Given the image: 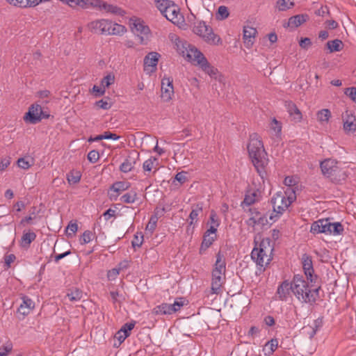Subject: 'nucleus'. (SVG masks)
<instances>
[{"instance_id": "f257e3e1", "label": "nucleus", "mask_w": 356, "mask_h": 356, "mask_svg": "<svg viewBox=\"0 0 356 356\" xmlns=\"http://www.w3.org/2000/svg\"><path fill=\"white\" fill-rule=\"evenodd\" d=\"M248 152L259 176L264 178L266 175V167L268 165V159L263 142L257 133H254L250 136Z\"/></svg>"}, {"instance_id": "f03ea898", "label": "nucleus", "mask_w": 356, "mask_h": 356, "mask_svg": "<svg viewBox=\"0 0 356 356\" xmlns=\"http://www.w3.org/2000/svg\"><path fill=\"white\" fill-rule=\"evenodd\" d=\"M339 164L337 160L332 159H325L320 163L322 174L335 184H341L348 177L346 171Z\"/></svg>"}, {"instance_id": "7ed1b4c3", "label": "nucleus", "mask_w": 356, "mask_h": 356, "mask_svg": "<svg viewBox=\"0 0 356 356\" xmlns=\"http://www.w3.org/2000/svg\"><path fill=\"white\" fill-rule=\"evenodd\" d=\"M88 26L91 32L102 35H122L127 31L124 26L104 19L92 21Z\"/></svg>"}, {"instance_id": "20e7f679", "label": "nucleus", "mask_w": 356, "mask_h": 356, "mask_svg": "<svg viewBox=\"0 0 356 356\" xmlns=\"http://www.w3.org/2000/svg\"><path fill=\"white\" fill-rule=\"evenodd\" d=\"M257 243H256L255 247L251 252V257L259 266L260 272H264L265 270V268H264V263L266 266L272 259L270 255H268V253H272L273 245H271V241L269 238H266L262 239L259 247H257Z\"/></svg>"}, {"instance_id": "39448f33", "label": "nucleus", "mask_w": 356, "mask_h": 356, "mask_svg": "<svg viewBox=\"0 0 356 356\" xmlns=\"http://www.w3.org/2000/svg\"><path fill=\"white\" fill-rule=\"evenodd\" d=\"M343 231V225L341 222H331L329 218H323L314 222L310 228V232L314 234L323 233L341 235Z\"/></svg>"}, {"instance_id": "423d86ee", "label": "nucleus", "mask_w": 356, "mask_h": 356, "mask_svg": "<svg viewBox=\"0 0 356 356\" xmlns=\"http://www.w3.org/2000/svg\"><path fill=\"white\" fill-rule=\"evenodd\" d=\"M293 293L297 299L302 303L310 302L308 298V290H309L310 281L305 280L301 275H294L291 281Z\"/></svg>"}, {"instance_id": "0eeeda50", "label": "nucleus", "mask_w": 356, "mask_h": 356, "mask_svg": "<svg viewBox=\"0 0 356 356\" xmlns=\"http://www.w3.org/2000/svg\"><path fill=\"white\" fill-rule=\"evenodd\" d=\"M193 31L209 44L218 45L222 44L220 38L215 34L213 29L207 25L204 21L198 22L197 24L193 26Z\"/></svg>"}, {"instance_id": "6e6552de", "label": "nucleus", "mask_w": 356, "mask_h": 356, "mask_svg": "<svg viewBox=\"0 0 356 356\" xmlns=\"http://www.w3.org/2000/svg\"><path fill=\"white\" fill-rule=\"evenodd\" d=\"M131 187L128 181H118L114 182L108 189V195L111 201H116L119 195Z\"/></svg>"}, {"instance_id": "1a4fd4ad", "label": "nucleus", "mask_w": 356, "mask_h": 356, "mask_svg": "<svg viewBox=\"0 0 356 356\" xmlns=\"http://www.w3.org/2000/svg\"><path fill=\"white\" fill-rule=\"evenodd\" d=\"M273 204V211L276 212L275 215L271 214L269 217L270 220L273 221L277 220L280 215L288 208L289 204H286V197L284 196L278 195L277 197H273L270 200Z\"/></svg>"}, {"instance_id": "9d476101", "label": "nucleus", "mask_w": 356, "mask_h": 356, "mask_svg": "<svg viewBox=\"0 0 356 356\" xmlns=\"http://www.w3.org/2000/svg\"><path fill=\"white\" fill-rule=\"evenodd\" d=\"M302 263L307 280L311 281V282H316L318 277L314 274L312 257L307 254H303Z\"/></svg>"}, {"instance_id": "9b49d317", "label": "nucleus", "mask_w": 356, "mask_h": 356, "mask_svg": "<svg viewBox=\"0 0 356 356\" xmlns=\"http://www.w3.org/2000/svg\"><path fill=\"white\" fill-rule=\"evenodd\" d=\"M133 21L131 24V29H135L138 33V37L140 39V43L144 44V37L150 35L151 31L148 26H147L144 21L140 18H136L135 19H131Z\"/></svg>"}, {"instance_id": "f8f14e48", "label": "nucleus", "mask_w": 356, "mask_h": 356, "mask_svg": "<svg viewBox=\"0 0 356 356\" xmlns=\"http://www.w3.org/2000/svg\"><path fill=\"white\" fill-rule=\"evenodd\" d=\"M185 57H186L191 62H196V64L198 66H200L207 59L204 55L199 49L190 44L185 51Z\"/></svg>"}, {"instance_id": "ddd939ff", "label": "nucleus", "mask_w": 356, "mask_h": 356, "mask_svg": "<svg viewBox=\"0 0 356 356\" xmlns=\"http://www.w3.org/2000/svg\"><path fill=\"white\" fill-rule=\"evenodd\" d=\"M179 10L180 9L179 6L172 1L171 5L169 8H168L166 13H164L163 16L173 24H179L183 22V16L180 13Z\"/></svg>"}, {"instance_id": "4468645a", "label": "nucleus", "mask_w": 356, "mask_h": 356, "mask_svg": "<svg viewBox=\"0 0 356 356\" xmlns=\"http://www.w3.org/2000/svg\"><path fill=\"white\" fill-rule=\"evenodd\" d=\"M172 82V79L170 77H165L161 81V98L165 102L170 101L174 94Z\"/></svg>"}, {"instance_id": "2eb2a0df", "label": "nucleus", "mask_w": 356, "mask_h": 356, "mask_svg": "<svg viewBox=\"0 0 356 356\" xmlns=\"http://www.w3.org/2000/svg\"><path fill=\"white\" fill-rule=\"evenodd\" d=\"M40 110V105L38 104H33L29 108L28 111L24 116V120L26 122H29L33 124H35L40 122L39 117V111Z\"/></svg>"}, {"instance_id": "dca6fc26", "label": "nucleus", "mask_w": 356, "mask_h": 356, "mask_svg": "<svg viewBox=\"0 0 356 356\" xmlns=\"http://www.w3.org/2000/svg\"><path fill=\"white\" fill-rule=\"evenodd\" d=\"M139 158V153L136 151L130 152L124 161L120 165V170L122 172L127 173L131 171L134 165L136 163V160Z\"/></svg>"}, {"instance_id": "f3484780", "label": "nucleus", "mask_w": 356, "mask_h": 356, "mask_svg": "<svg viewBox=\"0 0 356 356\" xmlns=\"http://www.w3.org/2000/svg\"><path fill=\"white\" fill-rule=\"evenodd\" d=\"M225 273L218 272V270L212 271L211 291L213 294H219L221 291V286L223 283L224 277L222 275Z\"/></svg>"}, {"instance_id": "a211bd4d", "label": "nucleus", "mask_w": 356, "mask_h": 356, "mask_svg": "<svg viewBox=\"0 0 356 356\" xmlns=\"http://www.w3.org/2000/svg\"><path fill=\"white\" fill-rule=\"evenodd\" d=\"M291 291L293 292L292 282H289L288 280H284L278 286L277 294L278 295V298L280 300L286 301Z\"/></svg>"}, {"instance_id": "6ab92c4d", "label": "nucleus", "mask_w": 356, "mask_h": 356, "mask_svg": "<svg viewBox=\"0 0 356 356\" xmlns=\"http://www.w3.org/2000/svg\"><path fill=\"white\" fill-rule=\"evenodd\" d=\"M343 129L346 132H355L356 131V118L347 110L345 116L343 115Z\"/></svg>"}, {"instance_id": "aec40b11", "label": "nucleus", "mask_w": 356, "mask_h": 356, "mask_svg": "<svg viewBox=\"0 0 356 356\" xmlns=\"http://www.w3.org/2000/svg\"><path fill=\"white\" fill-rule=\"evenodd\" d=\"M285 106L290 117L295 122H300L302 118V115L296 104L292 101L285 102Z\"/></svg>"}, {"instance_id": "412c9836", "label": "nucleus", "mask_w": 356, "mask_h": 356, "mask_svg": "<svg viewBox=\"0 0 356 356\" xmlns=\"http://www.w3.org/2000/svg\"><path fill=\"white\" fill-rule=\"evenodd\" d=\"M321 289V284L318 282H311L309 290H308V298L310 299V302H305L310 305H313L316 303V300L320 298L319 291Z\"/></svg>"}, {"instance_id": "4be33fe9", "label": "nucleus", "mask_w": 356, "mask_h": 356, "mask_svg": "<svg viewBox=\"0 0 356 356\" xmlns=\"http://www.w3.org/2000/svg\"><path fill=\"white\" fill-rule=\"evenodd\" d=\"M205 73L209 74L211 78H214L215 79H218L219 81H221V79L222 76L219 73L218 69L213 66H212L207 59H206L200 66H199Z\"/></svg>"}, {"instance_id": "5701e85b", "label": "nucleus", "mask_w": 356, "mask_h": 356, "mask_svg": "<svg viewBox=\"0 0 356 356\" xmlns=\"http://www.w3.org/2000/svg\"><path fill=\"white\" fill-rule=\"evenodd\" d=\"M309 19L307 14H300L291 17L289 19L287 26L297 28Z\"/></svg>"}, {"instance_id": "b1692460", "label": "nucleus", "mask_w": 356, "mask_h": 356, "mask_svg": "<svg viewBox=\"0 0 356 356\" xmlns=\"http://www.w3.org/2000/svg\"><path fill=\"white\" fill-rule=\"evenodd\" d=\"M257 32V30L252 27H244L243 40L244 44L247 48H250L252 46L254 41L252 38H254Z\"/></svg>"}, {"instance_id": "393cba45", "label": "nucleus", "mask_w": 356, "mask_h": 356, "mask_svg": "<svg viewBox=\"0 0 356 356\" xmlns=\"http://www.w3.org/2000/svg\"><path fill=\"white\" fill-rule=\"evenodd\" d=\"M160 57V54L157 52H150L147 54L144 58V65L145 67H151L154 70L156 67L159 58Z\"/></svg>"}, {"instance_id": "a878e982", "label": "nucleus", "mask_w": 356, "mask_h": 356, "mask_svg": "<svg viewBox=\"0 0 356 356\" xmlns=\"http://www.w3.org/2000/svg\"><path fill=\"white\" fill-rule=\"evenodd\" d=\"M36 238V234L33 232H24L21 238L20 245L23 248H29L31 243Z\"/></svg>"}, {"instance_id": "bb28decb", "label": "nucleus", "mask_w": 356, "mask_h": 356, "mask_svg": "<svg viewBox=\"0 0 356 356\" xmlns=\"http://www.w3.org/2000/svg\"><path fill=\"white\" fill-rule=\"evenodd\" d=\"M171 304L168 303H162L156 307H154L152 313L154 315H165V314H172L173 312H172Z\"/></svg>"}, {"instance_id": "cd10ccee", "label": "nucleus", "mask_w": 356, "mask_h": 356, "mask_svg": "<svg viewBox=\"0 0 356 356\" xmlns=\"http://www.w3.org/2000/svg\"><path fill=\"white\" fill-rule=\"evenodd\" d=\"M225 266L226 263L224 258V254L221 252V251H219L216 254V261L213 270H218V272L225 273Z\"/></svg>"}, {"instance_id": "c85d7f7f", "label": "nucleus", "mask_w": 356, "mask_h": 356, "mask_svg": "<svg viewBox=\"0 0 356 356\" xmlns=\"http://www.w3.org/2000/svg\"><path fill=\"white\" fill-rule=\"evenodd\" d=\"M343 46V42L339 39L330 40L326 43V47L329 49L330 53L341 51Z\"/></svg>"}, {"instance_id": "c756f323", "label": "nucleus", "mask_w": 356, "mask_h": 356, "mask_svg": "<svg viewBox=\"0 0 356 356\" xmlns=\"http://www.w3.org/2000/svg\"><path fill=\"white\" fill-rule=\"evenodd\" d=\"M216 239V235H215L214 236H211L209 235V236L206 237V235L204 234L203 240L200 248L199 253L200 254H204L205 251L207 250V248H209L213 244Z\"/></svg>"}, {"instance_id": "7c9ffc66", "label": "nucleus", "mask_w": 356, "mask_h": 356, "mask_svg": "<svg viewBox=\"0 0 356 356\" xmlns=\"http://www.w3.org/2000/svg\"><path fill=\"white\" fill-rule=\"evenodd\" d=\"M103 10H106L107 13L122 17L126 14V11L122 8L115 5L108 3L107 2L106 3Z\"/></svg>"}, {"instance_id": "2f4dec72", "label": "nucleus", "mask_w": 356, "mask_h": 356, "mask_svg": "<svg viewBox=\"0 0 356 356\" xmlns=\"http://www.w3.org/2000/svg\"><path fill=\"white\" fill-rule=\"evenodd\" d=\"M66 296L69 298L70 301H78L82 298L83 291L81 289L74 287L68 289Z\"/></svg>"}, {"instance_id": "473e14b6", "label": "nucleus", "mask_w": 356, "mask_h": 356, "mask_svg": "<svg viewBox=\"0 0 356 356\" xmlns=\"http://www.w3.org/2000/svg\"><path fill=\"white\" fill-rule=\"evenodd\" d=\"M202 211V203H197L192 206V211L189 214V226L193 224V221L197 219L199 213Z\"/></svg>"}, {"instance_id": "72a5a7b5", "label": "nucleus", "mask_w": 356, "mask_h": 356, "mask_svg": "<svg viewBox=\"0 0 356 356\" xmlns=\"http://www.w3.org/2000/svg\"><path fill=\"white\" fill-rule=\"evenodd\" d=\"M138 199V194L135 191H130L120 197V201L127 203L131 204L136 202Z\"/></svg>"}, {"instance_id": "f704fd0d", "label": "nucleus", "mask_w": 356, "mask_h": 356, "mask_svg": "<svg viewBox=\"0 0 356 356\" xmlns=\"http://www.w3.org/2000/svg\"><path fill=\"white\" fill-rule=\"evenodd\" d=\"M175 44L177 47V50L183 55V56H185V51L186 49L188 48V46L189 44L184 40L180 39L179 38H177L175 40Z\"/></svg>"}, {"instance_id": "c9c22d12", "label": "nucleus", "mask_w": 356, "mask_h": 356, "mask_svg": "<svg viewBox=\"0 0 356 356\" xmlns=\"http://www.w3.org/2000/svg\"><path fill=\"white\" fill-rule=\"evenodd\" d=\"M172 1L171 0H156L155 1L156 8L160 10L163 15L169 8Z\"/></svg>"}, {"instance_id": "e433bc0d", "label": "nucleus", "mask_w": 356, "mask_h": 356, "mask_svg": "<svg viewBox=\"0 0 356 356\" xmlns=\"http://www.w3.org/2000/svg\"><path fill=\"white\" fill-rule=\"evenodd\" d=\"M316 115L317 119L320 122H327L331 117V112L329 109L324 108L318 111Z\"/></svg>"}, {"instance_id": "4c0bfd02", "label": "nucleus", "mask_w": 356, "mask_h": 356, "mask_svg": "<svg viewBox=\"0 0 356 356\" xmlns=\"http://www.w3.org/2000/svg\"><path fill=\"white\" fill-rule=\"evenodd\" d=\"M229 16L228 8L225 6H220L218 7L216 14V19L218 20H224Z\"/></svg>"}, {"instance_id": "58836bf2", "label": "nucleus", "mask_w": 356, "mask_h": 356, "mask_svg": "<svg viewBox=\"0 0 356 356\" xmlns=\"http://www.w3.org/2000/svg\"><path fill=\"white\" fill-rule=\"evenodd\" d=\"M295 3L293 1H289L286 0H278L277 1V6L280 11H285L294 6Z\"/></svg>"}, {"instance_id": "ea45409f", "label": "nucleus", "mask_w": 356, "mask_h": 356, "mask_svg": "<svg viewBox=\"0 0 356 356\" xmlns=\"http://www.w3.org/2000/svg\"><path fill=\"white\" fill-rule=\"evenodd\" d=\"M35 210H36V208L35 207H33L31 208V211H30V215L29 216H26V217L22 218L20 221V224L24 226L26 225L33 224L32 220L36 218Z\"/></svg>"}, {"instance_id": "a19ab883", "label": "nucleus", "mask_w": 356, "mask_h": 356, "mask_svg": "<svg viewBox=\"0 0 356 356\" xmlns=\"http://www.w3.org/2000/svg\"><path fill=\"white\" fill-rule=\"evenodd\" d=\"M66 3L72 8L79 6L81 8H88V2L86 0H67Z\"/></svg>"}, {"instance_id": "79ce46f5", "label": "nucleus", "mask_w": 356, "mask_h": 356, "mask_svg": "<svg viewBox=\"0 0 356 356\" xmlns=\"http://www.w3.org/2000/svg\"><path fill=\"white\" fill-rule=\"evenodd\" d=\"M33 164V159H26L25 158H19L17 160V165L23 169H29Z\"/></svg>"}, {"instance_id": "37998d69", "label": "nucleus", "mask_w": 356, "mask_h": 356, "mask_svg": "<svg viewBox=\"0 0 356 356\" xmlns=\"http://www.w3.org/2000/svg\"><path fill=\"white\" fill-rule=\"evenodd\" d=\"M278 346V341L277 339H273L270 341H268L264 346V349H268V354H272Z\"/></svg>"}, {"instance_id": "c03bdc74", "label": "nucleus", "mask_w": 356, "mask_h": 356, "mask_svg": "<svg viewBox=\"0 0 356 356\" xmlns=\"http://www.w3.org/2000/svg\"><path fill=\"white\" fill-rule=\"evenodd\" d=\"M136 321H131L129 323L124 324L120 328V331L122 332L124 334H127V337H129L131 334V331L134 329Z\"/></svg>"}, {"instance_id": "a18cd8bd", "label": "nucleus", "mask_w": 356, "mask_h": 356, "mask_svg": "<svg viewBox=\"0 0 356 356\" xmlns=\"http://www.w3.org/2000/svg\"><path fill=\"white\" fill-rule=\"evenodd\" d=\"M257 193L252 192L250 194H245L243 201L241 203V206L245 204L250 206L256 202Z\"/></svg>"}, {"instance_id": "49530a36", "label": "nucleus", "mask_w": 356, "mask_h": 356, "mask_svg": "<svg viewBox=\"0 0 356 356\" xmlns=\"http://www.w3.org/2000/svg\"><path fill=\"white\" fill-rule=\"evenodd\" d=\"M115 81V76L113 73H109L103 78L101 85L105 88H108Z\"/></svg>"}, {"instance_id": "de8ad7c7", "label": "nucleus", "mask_w": 356, "mask_h": 356, "mask_svg": "<svg viewBox=\"0 0 356 356\" xmlns=\"http://www.w3.org/2000/svg\"><path fill=\"white\" fill-rule=\"evenodd\" d=\"M81 175L79 172H71L67 175V181L70 184H75L79 182Z\"/></svg>"}, {"instance_id": "09e8293b", "label": "nucleus", "mask_w": 356, "mask_h": 356, "mask_svg": "<svg viewBox=\"0 0 356 356\" xmlns=\"http://www.w3.org/2000/svg\"><path fill=\"white\" fill-rule=\"evenodd\" d=\"M109 99H110L108 97H106V99H102L96 102L95 104L100 108L108 110L111 108L113 104L111 102L108 101Z\"/></svg>"}, {"instance_id": "8fccbe9b", "label": "nucleus", "mask_w": 356, "mask_h": 356, "mask_svg": "<svg viewBox=\"0 0 356 356\" xmlns=\"http://www.w3.org/2000/svg\"><path fill=\"white\" fill-rule=\"evenodd\" d=\"M184 301H185L184 298H177L175 300V301L174 302V303L171 304V307H172V312L173 313H175L176 312L179 311L181 309V308L184 306Z\"/></svg>"}, {"instance_id": "3c124183", "label": "nucleus", "mask_w": 356, "mask_h": 356, "mask_svg": "<svg viewBox=\"0 0 356 356\" xmlns=\"http://www.w3.org/2000/svg\"><path fill=\"white\" fill-rule=\"evenodd\" d=\"M157 221H158V220H157L156 216H152L150 217L148 224L146 226V230H148L151 233H153L156 227Z\"/></svg>"}, {"instance_id": "603ef678", "label": "nucleus", "mask_w": 356, "mask_h": 356, "mask_svg": "<svg viewBox=\"0 0 356 356\" xmlns=\"http://www.w3.org/2000/svg\"><path fill=\"white\" fill-rule=\"evenodd\" d=\"M157 159L156 157H150L149 159L146 160L143 164V168L145 171L150 172L153 168V165L154 161H156Z\"/></svg>"}, {"instance_id": "864d4df0", "label": "nucleus", "mask_w": 356, "mask_h": 356, "mask_svg": "<svg viewBox=\"0 0 356 356\" xmlns=\"http://www.w3.org/2000/svg\"><path fill=\"white\" fill-rule=\"evenodd\" d=\"M93 234L90 230H86L83 232L82 236L80 238L81 244L88 243L92 240Z\"/></svg>"}, {"instance_id": "5fc2aeb1", "label": "nucleus", "mask_w": 356, "mask_h": 356, "mask_svg": "<svg viewBox=\"0 0 356 356\" xmlns=\"http://www.w3.org/2000/svg\"><path fill=\"white\" fill-rule=\"evenodd\" d=\"M78 230V225L76 222H70L66 228L67 236H72Z\"/></svg>"}, {"instance_id": "6e6d98bb", "label": "nucleus", "mask_w": 356, "mask_h": 356, "mask_svg": "<svg viewBox=\"0 0 356 356\" xmlns=\"http://www.w3.org/2000/svg\"><path fill=\"white\" fill-rule=\"evenodd\" d=\"M140 237L138 236V233L134 235V240L131 241V245L134 248H140L143 244V235L141 232L140 233Z\"/></svg>"}, {"instance_id": "4d7b16f0", "label": "nucleus", "mask_w": 356, "mask_h": 356, "mask_svg": "<svg viewBox=\"0 0 356 356\" xmlns=\"http://www.w3.org/2000/svg\"><path fill=\"white\" fill-rule=\"evenodd\" d=\"M312 44V40L309 38H301L299 41L300 47L305 50H307Z\"/></svg>"}, {"instance_id": "13d9d810", "label": "nucleus", "mask_w": 356, "mask_h": 356, "mask_svg": "<svg viewBox=\"0 0 356 356\" xmlns=\"http://www.w3.org/2000/svg\"><path fill=\"white\" fill-rule=\"evenodd\" d=\"M88 160L92 163H96L99 159V154L96 150H91L88 154Z\"/></svg>"}, {"instance_id": "bf43d9fd", "label": "nucleus", "mask_w": 356, "mask_h": 356, "mask_svg": "<svg viewBox=\"0 0 356 356\" xmlns=\"http://www.w3.org/2000/svg\"><path fill=\"white\" fill-rule=\"evenodd\" d=\"M106 1L103 0H93L91 2L88 3V6H91L93 8H97L100 10H103L104 6L106 5Z\"/></svg>"}, {"instance_id": "052dcab7", "label": "nucleus", "mask_w": 356, "mask_h": 356, "mask_svg": "<svg viewBox=\"0 0 356 356\" xmlns=\"http://www.w3.org/2000/svg\"><path fill=\"white\" fill-rule=\"evenodd\" d=\"M186 172L185 171L179 172L177 173V175H175V180L179 182L180 184H183L188 180V178L186 176Z\"/></svg>"}, {"instance_id": "680f3d73", "label": "nucleus", "mask_w": 356, "mask_h": 356, "mask_svg": "<svg viewBox=\"0 0 356 356\" xmlns=\"http://www.w3.org/2000/svg\"><path fill=\"white\" fill-rule=\"evenodd\" d=\"M345 94L356 103V87L346 88Z\"/></svg>"}, {"instance_id": "e2e57ef3", "label": "nucleus", "mask_w": 356, "mask_h": 356, "mask_svg": "<svg viewBox=\"0 0 356 356\" xmlns=\"http://www.w3.org/2000/svg\"><path fill=\"white\" fill-rule=\"evenodd\" d=\"M22 300L23 301H22V303L21 305H24L26 307H27L28 308H29L31 309H33L35 307V303L28 296H24L22 297Z\"/></svg>"}, {"instance_id": "0e129e2a", "label": "nucleus", "mask_w": 356, "mask_h": 356, "mask_svg": "<svg viewBox=\"0 0 356 356\" xmlns=\"http://www.w3.org/2000/svg\"><path fill=\"white\" fill-rule=\"evenodd\" d=\"M7 1L10 4H13L15 6H18L20 8H26L29 4V3H27L26 0H7Z\"/></svg>"}, {"instance_id": "69168bd1", "label": "nucleus", "mask_w": 356, "mask_h": 356, "mask_svg": "<svg viewBox=\"0 0 356 356\" xmlns=\"http://www.w3.org/2000/svg\"><path fill=\"white\" fill-rule=\"evenodd\" d=\"M13 350V345L11 343L6 346L0 347V356H6Z\"/></svg>"}, {"instance_id": "338daca9", "label": "nucleus", "mask_w": 356, "mask_h": 356, "mask_svg": "<svg viewBox=\"0 0 356 356\" xmlns=\"http://www.w3.org/2000/svg\"><path fill=\"white\" fill-rule=\"evenodd\" d=\"M120 270L117 268L109 270L107 273V277L109 280H114L120 273Z\"/></svg>"}, {"instance_id": "774afa93", "label": "nucleus", "mask_w": 356, "mask_h": 356, "mask_svg": "<svg viewBox=\"0 0 356 356\" xmlns=\"http://www.w3.org/2000/svg\"><path fill=\"white\" fill-rule=\"evenodd\" d=\"M271 129L277 133H280L282 130L281 123L275 118L272 120Z\"/></svg>"}]
</instances>
